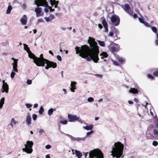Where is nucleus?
I'll return each mask as SVG.
<instances>
[{
  "instance_id": "56",
  "label": "nucleus",
  "mask_w": 158,
  "mask_h": 158,
  "mask_svg": "<svg viewBox=\"0 0 158 158\" xmlns=\"http://www.w3.org/2000/svg\"><path fill=\"white\" fill-rule=\"evenodd\" d=\"M45 157L46 158H51L49 154L46 155L45 156Z\"/></svg>"
},
{
  "instance_id": "48",
  "label": "nucleus",
  "mask_w": 158,
  "mask_h": 158,
  "mask_svg": "<svg viewBox=\"0 0 158 158\" xmlns=\"http://www.w3.org/2000/svg\"><path fill=\"white\" fill-rule=\"evenodd\" d=\"M147 76H148V77L149 78H150L151 79H153V78H154L150 74H148Z\"/></svg>"
},
{
  "instance_id": "59",
  "label": "nucleus",
  "mask_w": 158,
  "mask_h": 158,
  "mask_svg": "<svg viewBox=\"0 0 158 158\" xmlns=\"http://www.w3.org/2000/svg\"><path fill=\"white\" fill-rule=\"evenodd\" d=\"M98 26L100 28V29H101L102 28V25L101 24H99L98 25Z\"/></svg>"
},
{
  "instance_id": "47",
  "label": "nucleus",
  "mask_w": 158,
  "mask_h": 158,
  "mask_svg": "<svg viewBox=\"0 0 158 158\" xmlns=\"http://www.w3.org/2000/svg\"><path fill=\"white\" fill-rule=\"evenodd\" d=\"M157 40L155 41V43L156 45H158V33H157L156 34Z\"/></svg>"
},
{
  "instance_id": "13",
  "label": "nucleus",
  "mask_w": 158,
  "mask_h": 158,
  "mask_svg": "<svg viewBox=\"0 0 158 158\" xmlns=\"http://www.w3.org/2000/svg\"><path fill=\"white\" fill-rule=\"evenodd\" d=\"M12 60L14 61V62L12 63V64L13 65V69L12 71H15L16 72H18L17 67V63L18 59H15L13 58H11Z\"/></svg>"
},
{
  "instance_id": "27",
  "label": "nucleus",
  "mask_w": 158,
  "mask_h": 158,
  "mask_svg": "<svg viewBox=\"0 0 158 158\" xmlns=\"http://www.w3.org/2000/svg\"><path fill=\"white\" fill-rule=\"evenodd\" d=\"M5 98H2L0 100V109H2L4 104Z\"/></svg>"
},
{
  "instance_id": "33",
  "label": "nucleus",
  "mask_w": 158,
  "mask_h": 158,
  "mask_svg": "<svg viewBox=\"0 0 158 158\" xmlns=\"http://www.w3.org/2000/svg\"><path fill=\"white\" fill-rule=\"evenodd\" d=\"M60 123L61 124L66 125L67 124L68 121L66 120H63L60 121Z\"/></svg>"
},
{
  "instance_id": "32",
  "label": "nucleus",
  "mask_w": 158,
  "mask_h": 158,
  "mask_svg": "<svg viewBox=\"0 0 158 158\" xmlns=\"http://www.w3.org/2000/svg\"><path fill=\"white\" fill-rule=\"evenodd\" d=\"M44 111V108L42 106H41L40 107V110H39V113L40 114H43Z\"/></svg>"
},
{
  "instance_id": "40",
  "label": "nucleus",
  "mask_w": 158,
  "mask_h": 158,
  "mask_svg": "<svg viewBox=\"0 0 158 158\" xmlns=\"http://www.w3.org/2000/svg\"><path fill=\"white\" fill-rule=\"evenodd\" d=\"M153 133L155 135L158 136V131L156 129H154L153 131Z\"/></svg>"
},
{
  "instance_id": "54",
  "label": "nucleus",
  "mask_w": 158,
  "mask_h": 158,
  "mask_svg": "<svg viewBox=\"0 0 158 158\" xmlns=\"http://www.w3.org/2000/svg\"><path fill=\"white\" fill-rule=\"evenodd\" d=\"M44 20L43 19H38L37 21V23H39L40 22H43Z\"/></svg>"
},
{
  "instance_id": "21",
  "label": "nucleus",
  "mask_w": 158,
  "mask_h": 158,
  "mask_svg": "<svg viewBox=\"0 0 158 158\" xmlns=\"http://www.w3.org/2000/svg\"><path fill=\"white\" fill-rule=\"evenodd\" d=\"M19 123L18 121H17L14 118H12L10 123V126L13 127Z\"/></svg>"
},
{
  "instance_id": "14",
  "label": "nucleus",
  "mask_w": 158,
  "mask_h": 158,
  "mask_svg": "<svg viewBox=\"0 0 158 158\" xmlns=\"http://www.w3.org/2000/svg\"><path fill=\"white\" fill-rule=\"evenodd\" d=\"M120 46L118 44H114L110 48V50L112 52H117L119 50Z\"/></svg>"
},
{
  "instance_id": "20",
  "label": "nucleus",
  "mask_w": 158,
  "mask_h": 158,
  "mask_svg": "<svg viewBox=\"0 0 158 158\" xmlns=\"http://www.w3.org/2000/svg\"><path fill=\"white\" fill-rule=\"evenodd\" d=\"M23 45L24 46V49L25 50H26L28 54L29 57L30 58H31L32 57V55L31 56V54H33L30 51L29 48L28 47L27 45L25 44H23Z\"/></svg>"
},
{
  "instance_id": "3",
  "label": "nucleus",
  "mask_w": 158,
  "mask_h": 158,
  "mask_svg": "<svg viewBox=\"0 0 158 158\" xmlns=\"http://www.w3.org/2000/svg\"><path fill=\"white\" fill-rule=\"evenodd\" d=\"M124 148L123 144L121 142L117 141L114 142L111 147L110 156L113 157L123 158Z\"/></svg>"
},
{
  "instance_id": "49",
  "label": "nucleus",
  "mask_w": 158,
  "mask_h": 158,
  "mask_svg": "<svg viewBox=\"0 0 158 158\" xmlns=\"http://www.w3.org/2000/svg\"><path fill=\"white\" fill-rule=\"evenodd\" d=\"M153 74L156 77H158V70L154 72Z\"/></svg>"
},
{
  "instance_id": "64",
  "label": "nucleus",
  "mask_w": 158,
  "mask_h": 158,
  "mask_svg": "<svg viewBox=\"0 0 158 158\" xmlns=\"http://www.w3.org/2000/svg\"><path fill=\"white\" fill-rule=\"evenodd\" d=\"M103 100V99L102 98H101L100 99H99V100H98V102H102V101Z\"/></svg>"
},
{
  "instance_id": "44",
  "label": "nucleus",
  "mask_w": 158,
  "mask_h": 158,
  "mask_svg": "<svg viewBox=\"0 0 158 158\" xmlns=\"http://www.w3.org/2000/svg\"><path fill=\"white\" fill-rule=\"evenodd\" d=\"M27 83L28 85H31L32 83V81L31 80L28 79L27 81Z\"/></svg>"
},
{
  "instance_id": "43",
  "label": "nucleus",
  "mask_w": 158,
  "mask_h": 158,
  "mask_svg": "<svg viewBox=\"0 0 158 158\" xmlns=\"http://www.w3.org/2000/svg\"><path fill=\"white\" fill-rule=\"evenodd\" d=\"M25 105L27 108H29L32 106V105L31 104L26 103Z\"/></svg>"
},
{
  "instance_id": "31",
  "label": "nucleus",
  "mask_w": 158,
  "mask_h": 158,
  "mask_svg": "<svg viewBox=\"0 0 158 158\" xmlns=\"http://www.w3.org/2000/svg\"><path fill=\"white\" fill-rule=\"evenodd\" d=\"M77 141H84L86 139V137H84L82 138L77 137Z\"/></svg>"
},
{
  "instance_id": "4",
  "label": "nucleus",
  "mask_w": 158,
  "mask_h": 158,
  "mask_svg": "<svg viewBox=\"0 0 158 158\" xmlns=\"http://www.w3.org/2000/svg\"><path fill=\"white\" fill-rule=\"evenodd\" d=\"M32 55L31 58L33 60L34 62L38 66L44 67V62L47 60V59L43 57V55L41 54L40 57H37L33 54H31Z\"/></svg>"
},
{
  "instance_id": "15",
  "label": "nucleus",
  "mask_w": 158,
  "mask_h": 158,
  "mask_svg": "<svg viewBox=\"0 0 158 158\" xmlns=\"http://www.w3.org/2000/svg\"><path fill=\"white\" fill-rule=\"evenodd\" d=\"M101 20L102 23L103 24L105 28V31L107 32L108 31V24L106 21L105 19V18L104 17H102L101 18Z\"/></svg>"
},
{
  "instance_id": "22",
  "label": "nucleus",
  "mask_w": 158,
  "mask_h": 158,
  "mask_svg": "<svg viewBox=\"0 0 158 158\" xmlns=\"http://www.w3.org/2000/svg\"><path fill=\"white\" fill-rule=\"evenodd\" d=\"M117 60L120 64H123L125 62V60L124 58L118 56H116Z\"/></svg>"
},
{
  "instance_id": "16",
  "label": "nucleus",
  "mask_w": 158,
  "mask_h": 158,
  "mask_svg": "<svg viewBox=\"0 0 158 158\" xmlns=\"http://www.w3.org/2000/svg\"><path fill=\"white\" fill-rule=\"evenodd\" d=\"M27 18L25 15H24L20 20L21 24L23 25H26L27 22Z\"/></svg>"
},
{
  "instance_id": "42",
  "label": "nucleus",
  "mask_w": 158,
  "mask_h": 158,
  "mask_svg": "<svg viewBox=\"0 0 158 158\" xmlns=\"http://www.w3.org/2000/svg\"><path fill=\"white\" fill-rule=\"evenodd\" d=\"M32 117L33 120H34L35 121V120H36V119L37 118V115H36L35 114H33L32 115Z\"/></svg>"
},
{
  "instance_id": "26",
  "label": "nucleus",
  "mask_w": 158,
  "mask_h": 158,
  "mask_svg": "<svg viewBox=\"0 0 158 158\" xmlns=\"http://www.w3.org/2000/svg\"><path fill=\"white\" fill-rule=\"evenodd\" d=\"M139 20L140 22L144 24V25L145 26L147 27L149 26V24H148V23H145L143 17H142V18H139Z\"/></svg>"
},
{
  "instance_id": "8",
  "label": "nucleus",
  "mask_w": 158,
  "mask_h": 158,
  "mask_svg": "<svg viewBox=\"0 0 158 158\" xmlns=\"http://www.w3.org/2000/svg\"><path fill=\"white\" fill-rule=\"evenodd\" d=\"M46 64V66H45V68L46 69H48L50 68H55L56 67L57 64L56 63L50 61L48 60H47L45 62H44V64Z\"/></svg>"
},
{
  "instance_id": "38",
  "label": "nucleus",
  "mask_w": 158,
  "mask_h": 158,
  "mask_svg": "<svg viewBox=\"0 0 158 158\" xmlns=\"http://www.w3.org/2000/svg\"><path fill=\"white\" fill-rule=\"evenodd\" d=\"M94 100V99L92 97H89L87 99V101L89 102H93Z\"/></svg>"
},
{
  "instance_id": "6",
  "label": "nucleus",
  "mask_w": 158,
  "mask_h": 158,
  "mask_svg": "<svg viewBox=\"0 0 158 158\" xmlns=\"http://www.w3.org/2000/svg\"><path fill=\"white\" fill-rule=\"evenodd\" d=\"M33 143L32 141H27L24 144L25 148H22L23 152H24L28 154L31 153L32 151V147Z\"/></svg>"
},
{
  "instance_id": "30",
  "label": "nucleus",
  "mask_w": 158,
  "mask_h": 158,
  "mask_svg": "<svg viewBox=\"0 0 158 158\" xmlns=\"http://www.w3.org/2000/svg\"><path fill=\"white\" fill-rule=\"evenodd\" d=\"M53 111H54V110L53 109H52V108L48 110V115L49 116H50L52 114Z\"/></svg>"
},
{
  "instance_id": "37",
  "label": "nucleus",
  "mask_w": 158,
  "mask_h": 158,
  "mask_svg": "<svg viewBox=\"0 0 158 158\" xmlns=\"http://www.w3.org/2000/svg\"><path fill=\"white\" fill-rule=\"evenodd\" d=\"M152 31L155 33L157 32V30L156 28L155 27H152L151 28Z\"/></svg>"
},
{
  "instance_id": "12",
  "label": "nucleus",
  "mask_w": 158,
  "mask_h": 158,
  "mask_svg": "<svg viewBox=\"0 0 158 158\" xmlns=\"http://www.w3.org/2000/svg\"><path fill=\"white\" fill-rule=\"evenodd\" d=\"M123 8L127 13H128L130 15H132L133 11L131 10L129 5L125 4L122 6Z\"/></svg>"
},
{
  "instance_id": "5",
  "label": "nucleus",
  "mask_w": 158,
  "mask_h": 158,
  "mask_svg": "<svg viewBox=\"0 0 158 158\" xmlns=\"http://www.w3.org/2000/svg\"><path fill=\"white\" fill-rule=\"evenodd\" d=\"M89 156L90 158H103V155L99 149H96L90 152Z\"/></svg>"
},
{
  "instance_id": "10",
  "label": "nucleus",
  "mask_w": 158,
  "mask_h": 158,
  "mask_svg": "<svg viewBox=\"0 0 158 158\" xmlns=\"http://www.w3.org/2000/svg\"><path fill=\"white\" fill-rule=\"evenodd\" d=\"M111 22L116 26H118L119 23L120 19L118 16L114 15L110 18Z\"/></svg>"
},
{
  "instance_id": "63",
  "label": "nucleus",
  "mask_w": 158,
  "mask_h": 158,
  "mask_svg": "<svg viewBox=\"0 0 158 158\" xmlns=\"http://www.w3.org/2000/svg\"><path fill=\"white\" fill-rule=\"evenodd\" d=\"M49 54H52V56H53L54 55L53 53L52 52V51L50 50L49 51Z\"/></svg>"
},
{
  "instance_id": "36",
  "label": "nucleus",
  "mask_w": 158,
  "mask_h": 158,
  "mask_svg": "<svg viewBox=\"0 0 158 158\" xmlns=\"http://www.w3.org/2000/svg\"><path fill=\"white\" fill-rule=\"evenodd\" d=\"M94 132L93 131L91 130L90 131L87 132L86 134V136H88L90 135L93 133Z\"/></svg>"
},
{
  "instance_id": "11",
  "label": "nucleus",
  "mask_w": 158,
  "mask_h": 158,
  "mask_svg": "<svg viewBox=\"0 0 158 158\" xmlns=\"http://www.w3.org/2000/svg\"><path fill=\"white\" fill-rule=\"evenodd\" d=\"M3 85L2 86L1 91L2 93L5 92L8 93L9 91V86L6 82H5L4 80H2Z\"/></svg>"
},
{
  "instance_id": "50",
  "label": "nucleus",
  "mask_w": 158,
  "mask_h": 158,
  "mask_svg": "<svg viewBox=\"0 0 158 158\" xmlns=\"http://www.w3.org/2000/svg\"><path fill=\"white\" fill-rule=\"evenodd\" d=\"M71 139L73 141H77V138H75L73 136L70 137Z\"/></svg>"
},
{
  "instance_id": "41",
  "label": "nucleus",
  "mask_w": 158,
  "mask_h": 158,
  "mask_svg": "<svg viewBox=\"0 0 158 158\" xmlns=\"http://www.w3.org/2000/svg\"><path fill=\"white\" fill-rule=\"evenodd\" d=\"M39 132L40 134H41L42 133H44L45 131L44 129H40L39 130Z\"/></svg>"
},
{
  "instance_id": "53",
  "label": "nucleus",
  "mask_w": 158,
  "mask_h": 158,
  "mask_svg": "<svg viewBox=\"0 0 158 158\" xmlns=\"http://www.w3.org/2000/svg\"><path fill=\"white\" fill-rule=\"evenodd\" d=\"M22 6L23 9H25L27 7V5L25 3H24L22 4Z\"/></svg>"
},
{
  "instance_id": "23",
  "label": "nucleus",
  "mask_w": 158,
  "mask_h": 158,
  "mask_svg": "<svg viewBox=\"0 0 158 158\" xmlns=\"http://www.w3.org/2000/svg\"><path fill=\"white\" fill-rule=\"evenodd\" d=\"M83 128L87 130H92L93 128V125L92 124L86 125L83 127Z\"/></svg>"
},
{
  "instance_id": "1",
  "label": "nucleus",
  "mask_w": 158,
  "mask_h": 158,
  "mask_svg": "<svg viewBox=\"0 0 158 158\" xmlns=\"http://www.w3.org/2000/svg\"><path fill=\"white\" fill-rule=\"evenodd\" d=\"M88 42L89 44V47L85 45L81 47H76L75 48L76 54H79L80 56L85 59L88 61L93 60L94 63H97L99 60L98 54L99 53L98 47L95 39L91 37H89Z\"/></svg>"
},
{
  "instance_id": "35",
  "label": "nucleus",
  "mask_w": 158,
  "mask_h": 158,
  "mask_svg": "<svg viewBox=\"0 0 158 158\" xmlns=\"http://www.w3.org/2000/svg\"><path fill=\"white\" fill-rule=\"evenodd\" d=\"M14 71H13L10 74V77L12 79L13 78L15 77V73L14 72Z\"/></svg>"
},
{
  "instance_id": "29",
  "label": "nucleus",
  "mask_w": 158,
  "mask_h": 158,
  "mask_svg": "<svg viewBox=\"0 0 158 158\" xmlns=\"http://www.w3.org/2000/svg\"><path fill=\"white\" fill-rule=\"evenodd\" d=\"M98 43L99 44L102 46V47H104L105 46V43L103 41H101L100 40H98Z\"/></svg>"
},
{
  "instance_id": "18",
  "label": "nucleus",
  "mask_w": 158,
  "mask_h": 158,
  "mask_svg": "<svg viewBox=\"0 0 158 158\" xmlns=\"http://www.w3.org/2000/svg\"><path fill=\"white\" fill-rule=\"evenodd\" d=\"M26 123L27 125L29 126L31 123V119L29 113L27 114L26 118Z\"/></svg>"
},
{
  "instance_id": "34",
  "label": "nucleus",
  "mask_w": 158,
  "mask_h": 158,
  "mask_svg": "<svg viewBox=\"0 0 158 158\" xmlns=\"http://www.w3.org/2000/svg\"><path fill=\"white\" fill-rule=\"evenodd\" d=\"M94 76L98 77V78L100 79H102L103 77V76L102 75L99 74H95L94 75Z\"/></svg>"
},
{
  "instance_id": "62",
  "label": "nucleus",
  "mask_w": 158,
  "mask_h": 158,
  "mask_svg": "<svg viewBox=\"0 0 158 158\" xmlns=\"http://www.w3.org/2000/svg\"><path fill=\"white\" fill-rule=\"evenodd\" d=\"M75 150H73V149H70V150H69V151H68V152L69 153H71L72 154V152L71 151H75Z\"/></svg>"
},
{
  "instance_id": "17",
  "label": "nucleus",
  "mask_w": 158,
  "mask_h": 158,
  "mask_svg": "<svg viewBox=\"0 0 158 158\" xmlns=\"http://www.w3.org/2000/svg\"><path fill=\"white\" fill-rule=\"evenodd\" d=\"M72 152V154H75L76 156L78 158H81L82 156L81 153L79 151L75 150V151H71Z\"/></svg>"
},
{
  "instance_id": "52",
  "label": "nucleus",
  "mask_w": 158,
  "mask_h": 158,
  "mask_svg": "<svg viewBox=\"0 0 158 158\" xmlns=\"http://www.w3.org/2000/svg\"><path fill=\"white\" fill-rule=\"evenodd\" d=\"M51 148V146L50 145H47L46 146L45 148L47 149H49Z\"/></svg>"
},
{
  "instance_id": "19",
  "label": "nucleus",
  "mask_w": 158,
  "mask_h": 158,
  "mask_svg": "<svg viewBox=\"0 0 158 158\" xmlns=\"http://www.w3.org/2000/svg\"><path fill=\"white\" fill-rule=\"evenodd\" d=\"M77 84L76 82L75 81H71L70 84V90L71 92H74L75 91V90L76 89V85Z\"/></svg>"
},
{
  "instance_id": "45",
  "label": "nucleus",
  "mask_w": 158,
  "mask_h": 158,
  "mask_svg": "<svg viewBox=\"0 0 158 158\" xmlns=\"http://www.w3.org/2000/svg\"><path fill=\"white\" fill-rule=\"evenodd\" d=\"M56 58L59 61H61L62 60L61 57L59 55H57L56 56Z\"/></svg>"
},
{
  "instance_id": "61",
  "label": "nucleus",
  "mask_w": 158,
  "mask_h": 158,
  "mask_svg": "<svg viewBox=\"0 0 158 158\" xmlns=\"http://www.w3.org/2000/svg\"><path fill=\"white\" fill-rule=\"evenodd\" d=\"M38 104H35L34 105V107L35 108L37 107H38Z\"/></svg>"
},
{
  "instance_id": "57",
  "label": "nucleus",
  "mask_w": 158,
  "mask_h": 158,
  "mask_svg": "<svg viewBox=\"0 0 158 158\" xmlns=\"http://www.w3.org/2000/svg\"><path fill=\"white\" fill-rule=\"evenodd\" d=\"M133 18H134V19H135L136 18H137V14H134V15H133Z\"/></svg>"
},
{
  "instance_id": "39",
  "label": "nucleus",
  "mask_w": 158,
  "mask_h": 158,
  "mask_svg": "<svg viewBox=\"0 0 158 158\" xmlns=\"http://www.w3.org/2000/svg\"><path fill=\"white\" fill-rule=\"evenodd\" d=\"M152 144L153 146H156L158 144V143L157 141H153L152 142Z\"/></svg>"
},
{
  "instance_id": "60",
  "label": "nucleus",
  "mask_w": 158,
  "mask_h": 158,
  "mask_svg": "<svg viewBox=\"0 0 158 158\" xmlns=\"http://www.w3.org/2000/svg\"><path fill=\"white\" fill-rule=\"evenodd\" d=\"M128 102L130 104H132L133 103V102L132 101H130V100H129L128 101Z\"/></svg>"
},
{
  "instance_id": "2",
  "label": "nucleus",
  "mask_w": 158,
  "mask_h": 158,
  "mask_svg": "<svg viewBox=\"0 0 158 158\" xmlns=\"http://www.w3.org/2000/svg\"><path fill=\"white\" fill-rule=\"evenodd\" d=\"M35 2L37 6L45 7L44 10L45 12L47 13L49 10L51 12L54 11V9L52 8V7H57L58 2L56 0H35Z\"/></svg>"
},
{
  "instance_id": "58",
  "label": "nucleus",
  "mask_w": 158,
  "mask_h": 158,
  "mask_svg": "<svg viewBox=\"0 0 158 158\" xmlns=\"http://www.w3.org/2000/svg\"><path fill=\"white\" fill-rule=\"evenodd\" d=\"M113 34L112 32H110L109 34V35L110 36H112L113 35Z\"/></svg>"
},
{
  "instance_id": "9",
  "label": "nucleus",
  "mask_w": 158,
  "mask_h": 158,
  "mask_svg": "<svg viewBox=\"0 0 158 158\" xmlns=\"http://www.w3.org/2000/svg\"><path fill=\"white\" fill-rule=\"evenodd\" d=\"M34 11L35 13L36 16L37 17L43 16L44 15L43 9L39 7V6L35 9Z\"/></svg>"
},
{
  "instance_id": "25",
  "label": "nucleus",
  "mask_w": 158,
  "mask_h": 158,
  "mask_svg": "<svg viewBox=\"0 0 158 158\" xmlns=\"http://www.w3.org/2000/svg\"><path fill=\"white\" fill-rule=\"evenodd\" d=\"M130 93L133 94H137L138 92V90L135 88H131L129 90Z\"/></svg>"
},
{
  "instance_id": "51",
  "label": "nucleus",
  "mask_w": 158,
  "mask_h": 158,
  "mask_svg": "<svg viewBox=\"0 0 158 158\" xmlns=\"http://www.w3.org/2000/svg\"><path fill=\"white\" fill-rule=\"evenodd\" d=\"M113 62L114 64L115 65H119V63L116 61L113 60Z\"/></svg>"
},
{
  "instance_id": "7",
  "label": "nucleus",
  "mask_w": 158,
  "mask_h": 158,
  "mask_svg": "<svg viewBox=\"0 0 158 158\" xmlns=\"http://www.w3.org/2000/svg\"><path fill=\"white\" fill-rule=\"evenodd\" d=\"M68 121L70 122H73L77 121L79 122L82 123V120L79 117L75 115L68 114Z\"/></svg>"
},
{
  "instance_id": "46",
  "label": "nucleus",
  "mask_w": 158,
  "mask_h": 158,
  "mask_svg": "<svg viewBox=\"0 0 158 158\" xmlns=\"http://www.w3.org/2000/svg\"><path fill=\"white\" fill-rule=\"evenodd\" d=\"M44 19L47 22H49L50 20H51L49 17H46L44 18Z\"/></svg>"
},
{
  "instance_id": "28",
  "label": "nucleus",
  "mask_w": 158,
  "mask_h": 158,
  "mask_svg": "<svg viewBox=\"0 0 158 158\" xmlns=\"http://www.w3.org/2000/svg\"><path fill=\"white\" fill-rule=\"evenodd\" d=\"M12 9V7L11 6H9L6 10V14H8L10 13Z\"/></svg>"
},
{
  "instance_id": "55",
  "label": "nucleus",
  "mask_w": 158,
  "mask_h": 158,
  "mask_svg": "<svg viewBox=\"0 0 158 158\" xmlns=\"http://www.w3.org/2000/svg\"><path fill=\"white\" fill-rule=\"evenodd\" d=\"M63 90L64 92V94H67V92L66 90L65 89H63Z\"/></svg>"
},
{
  "instance_id": "24",
  "label": "nucleus",
  "mask_w": 158,
  "mask_h": 158,
  "mask_svg": "<svg viewBox=\"0 0 158 158\" xmlns=\"http://www.w3.org/2000/svg\"><path fill=\"white\" fill-rule=\"evenodd\" d=\"M108 56V55L105 52H102L100 54V56L101 59H103L104 58H106Z\"/></svg>"
}]
</instances>
